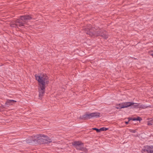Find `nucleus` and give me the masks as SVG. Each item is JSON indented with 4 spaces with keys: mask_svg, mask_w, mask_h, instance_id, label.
Returning <instances> with one entry per match:
<instances>
[{
    "mask_svg": "<svg viewBox=\"0 0 153 153\" xmlns=\"http://www.w3.org/2000/svg\"><path fill=\"white\" fill-rule=\"evenodd\" d=\"M91 27V26H90L89 28L85 29V30L87 34H88L90 36L94 37L100 36L105 39H106L108 38V36L107 35V33L106 32L102 30H97L94 32L95 28L93 27L90 28Z\"/></svg>",
    "mask_w": 153,
    "mask_h": 153,
    "instance_id": "obj_1",
    "label": "nucleus"
},
{
    "mask_svg": "<svg viewBox=\"0 0 153 153\" xmlns=\"http://www.w3.org/2000/svg\"><path fill=\"white\" fill-rule=\"evenodd\" d=\"M33 141L34 142L42 144H48L52 142V140L47 136L42 134L36 135L34 136Z\"/></svg>",
    "mask_w": 153,
    "mask_h": 153,
    "instance_id": "obj_2",
    "label": "nucleus"
},
{
    "mask_svg": "<svg viewBox=\"0 0 153 153\" xmlns=\"http://www.w3.org/2000/svg\"><path fill=\"white\" fill-rule=\"evenodd\" d=\"M31 18V17L28 15L22 16L20 19L17 20L15 23H11L10 26L11 27L15 28L24 26L26 21L30 20Z\"/></svg>",
    "mask_w": 153,
    "mask_h": 153,
    "instance_id": "obj_3",
    "label": "nucleus"
},
{
    "mask_svg": "<svg viewBox=\"0 0 153 153\" xmlns=\"http://www.w3.org/2000/svg\"><path fill=\"white\" fill-rule=\"evenodd\" d=\"M36 79L39 82V85H45L48 84L49 82L48 78L45 74H41L35 75Z\"/></svg>",
    "mask_w": 153,
    "mask_h": 153,
    "instance_id": "obj_4",
    "label": "nucleus"
},
{
    "mask_svg": "<svg viewBox=\"0 0 153 153\" xmlns=\"http://www.w3.org/2000/svg\"><path fill=\"white\" fill-rule=\"evenodd\" d=\"M100 114L99 113H91L89 114H86L80 116V118L82 120H85L93 118H97L100 117Z\"/></svg>",
    "mask_w": 153,
    "mask_h": 153,
    "instance_id": "obj_5",
    "label": "nucleus"
},
{
    "mask_svg": "<svg viewBox=\"0 0 153 153\" xmlns=\"http://www.w3.org/2000/svg\"><path fill=\"white\" fill-rule=\"evenodd\" d=\"M83 144V143L81 141H75L72 143V145L77 149L87 151V150L85 148L79 147L81 145Z\"/></svg>",
    "mask_w": 153,
    "mask_h": 153,
    "instance_id": "obj_6",
    "label": "nucleus"
},
{
    "mask_svg": "<svg viewBox=\"0 0 153 153\" xmlns=\"http://www.w3.org/2000/svg\"><path fill=\"white\" fill-rule=\"evenodd\" d=\"M142 153L147 152V153L153 152V146H145L142 150Z\"/></svg>",
    "mask_w": 153,
    "mask_h": 153,
    "instance_id": "obj_7",
    "label": "nucleus"
},
{
    "mask_svg": "<svg viewBox=\"0 0 153 153\" xmlns=\"http://www.w3.org/2000/svg\"><path fill=\"white\" fill-rule=\"evenodd\" d=\"M39 86L40 88L39 89V99H41L45 92V86L41 85Z\"/></svg>",
    "mask_w": 153,
    "mask_h": 153,
    "instance_id": "obj_8",
    "label": "nucleus"
},
{
    "mask_svg": "<svg viewBox=\"0 0 153 153\" xmlns=\"http://www.w3.org/2000/svg\"><path fill=\"white\" fill-rule=\"evenodd\" d=\"M132 102H126L122 103V106L121 108H127L129 106H131L132 104Z\"/></svg>",
    "mask_w": 153,
    "mask_h": 153,
    "instance_id": "obj_9",
    "label": "nucleus"
},
{
    "mask_svg": "<svg viewBox=\"0 0 153 153\" xmlns=\"http://www.w3.org/2000/svg\"><path fill=\"white\" fill-rule=\"evenodd\" d=\"M16 101L13 100H7V101L5 102L6 105H11L13 104V102H16Z\"/></svg>",
    "mask_w": 153,
    "mask_h": 153,
    "instance_id": "obj_10",
    "label": "nucleus"
},
{
    "mask_svg": "<svg viewBox=\"0 0 153 153\" xmlns=\"http://www.w3.org/2000/svg\"><path fill=\"white\" fill-rule=\"evenodd\" d=\"M131 105V108H139V104H137V103H132Z\"/></svg>",
    "mask_w": 153,
    "mask_h": 153,
    "instance_id": "obj_11",
    "label": "nucleus"
},
{
    "mask_svg": "<svg viewBox=\"0 0 153 153\" xmlns=\"http://www.w3.org/2000/svg\"><path fill=\"white\" fill-rule=\"evenodd\" d=\"M148 107V106L146 105H140L139 104V108H146Z\"/></svg>",
    "mask_w": 153,
    "mask_h": 153,
    "instance_id": "obj_12",
    "label": "nucleus"
},
{
    "mask_svg": "<svg viewBox=\"0 0 153 153\" xmlns=\"http://www.w3.org/2000/svg\"><path fill=\"white\" fill-rule=\"evenodd\" d=\"M122 106V103L119 104L117 105L116 107V108L117 109H120L123 108H121Z\"/></svg>",
    "mask_w": 153,
    "mask_h": 153,
    "instance_id": "obj_13",
    "label": "nucleus"
},
{
    "mask_svg": "<svg viewBox=\"0 0 153 153\" xmlns=\"http://www.w3.org/2000/svg\"><path fill=\"white\" fill-rule=\"evenodd\" d=\"M108 129V128L105 127H102L100 128V131H105Z\"/></svg>",
    "mask_w": 153,
    "mask_h": 153,
    "instance_id": "obj_14",
    "label": "nucleus"
},
{
    "mask_svg": "<svg viewBox=\"0 0 153 153\" xmlns=\"http://www.w3.org/2000/svg\"><path fill=\"white\" fill-rule=\"evenodd\" d=\"M92 129L96 130L97 132H100V128L98 129L96 128H92Z\"/></svg>",
    "mask_w": 153,
    "mask_h": 153,
    "instance_id": "obj_15",
    "label": "nucleus"
},
{
    "mask_svg": "<svg viewBox=\"0 0 153 153\" xmlns=\"http://www.w3.org/2000/svg\"><path fill=\"white\" fill-rule=\"evenodd\" d=\"M153 122L152 121L149 122L148 123V125L150 126L152 125Z\"/></svg>",
    "mask_w": 153,
    "mask_h": 153,
    "instance_id": "obj_16",
    "label": "nucleus"
},
{
    "mask_svg": "<svg viewBox=\"0 0 153 153\" xmlns=\"http://www.w3.org/2000/svg\"><path fill=\"white\" fill-rule=\"evenodd\" d=\"M128 121L127 122H125V123L126 124H128L129 123V121L131 120H132V118H128Z\"/></svg>",
    "mask_w": 153,
    "mask_h": 153,
    "instance_id": "obj_17",
    "label": "nucleus"
},
{
    "mask_svg": "<svg viewBox=\"0 0 153 153\" xmlns=\"http://www.w3.org/2000/svg\"><path fill=\"white\" fill-rule=\"evenodd\" d=\"M141 119V118L140 117H138L136 118V120H139L140 121V120Z\"/></svg>",
    "mask_w": 153,
    "mask_h": 153,
    "instance_id": "obj_18",
    "label": "nucleus"
},
{
    "mask_svg": "<svg viewBox=\"0 0 153 153\" xmlns=\"http://www.w3.org/2000/svg\"><path fill=\"white\" fill-rule=\"evenodd\" d=\"M131 132H132L133 133H135L136 131L135 130H131L130 131Z\"/></svg>",
    "mask_w": 153,
    "mask_h": 153,
    "instance_id": "obj_19",
    "label": "nucleus"
},
{
    "mask_svg": "<svg viewBox=\"0 0 153 153\" xmlns=\"http://www.w3.org/2000/svg\"><path fill=\"white\" fill-rule=\"evenodd\" d=\"M132 120H133V121L136 120V118H133L132 119Z\"/></svg>",
    "mask_w": 153,
    "mask_h": 153,
    "instance_id": "obj_20",
    "label": "nucleus"
},
{
    "mask_svg": "<svg viewBox=\"0 0 153 153\" xmlns=\"http://www.w3.org/2000/svg\"><path fill=\"white\" fill-rule=\"evenodd\" d=\"M151 55L152 56H153V53H152L151 54Z\"/></svg>",
    "mask_w": 153,
    "mask_h": 153,
    "instance_id": "obj_21",
    "label": "nucleus"
},
{
    "mask_svg": "<svg viewBox=\"0 0 153 153\" xmlns=\"http://www.w3.org/2000/svg\"><path fill=\"white\" fill-rule=\"evenodd\" d=\"M83 153L82 152H81V153Z\"/></svg>",
    "mask_w": 153,
    "mask_h": 153,
    "instance_id": "obj_22",
    "label": "nucleus"
}]
</instances>
